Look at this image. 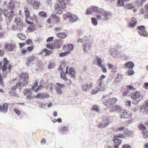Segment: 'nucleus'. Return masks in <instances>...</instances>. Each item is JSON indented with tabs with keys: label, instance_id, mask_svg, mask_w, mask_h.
I'll use <instances>...</instances> for the list:
<instances>
[{
	"label": "nucleus",
	"instance_id": "nucleus-49",
	"mask_svg": "<svg viewBox=\"0 0 148 148\" xmlns=\"http://www.w3.org/2000/svg\"><path fill=\"white\" fill-rule=\"evenodd\" d=\"M125 6L127 9H131L134 8V6L132 4L130 3L127 4Z\"/></svg>",
	"mask_w": 148,
	"mask_h": 148
},
{
	"label": "nucleus",
	"instance_id": "nucleus-50",
	"mask_svg": "<svg viewBox=\"0 0 148 148\" xmlns=\"http://www.w3.org/2000/svg\"><path fill=\"white\" fill-rule=\"evenodd\" d=\"M136 23V22L133 23L132 22H130L129 24V26L130 27L133 28L135 26Z\"/></svg>",
	"mask_w": 148,
	"mask_h": 148
},
{
	"label": "nucleus",
	"instance_id": "nucleus-42",
	"mask_svg": "<svg viewBox=\"0 0 148 148\" xmlns=\"http://www.w3.org/2000/svg\"><path fill=\"white\" fill-rule=\"evenodd\" d=\"M39 5V2L34 0V1L33 4L32 5L35 8H38Z\"/></svg>",
	"mask_w": 148,
	"mask_h": 148
},
{
	"label": "nucleus",
	"instance_id": "nucleus-11",
	"mask_svg": "<svg viewBox=\"0 0 148 148\" xmlns=\"http://www.w3.org/2000/svg\"><path fill=\"white\" fill-rule=\"evenodd\" d=\"M5 48L10 51H12L15 47V45L14 44L5 43Z\"/></svg>",
	"mask_w": 148,
	"mask_h": 148
},
{
	"label": "nucleus",
	"instance_id": "nucleus-40",
	"mask_svg": "<svg viewBox=\"0 0 148 148\" xmlns=\"http://www.w3.org/2000/svg\"><path fill=\"white\" fill-rule=\"evenodd\" d=\"M91 19L92 24L95 26L97 25V21L95 17L92 18Z\"/></svg>",
	"mask_w": 148,
	"mask_h": 148
},
{
	"label": "nucleus",
	"instance_id": "nucleus-13",
	"mask_svg": "<svg viewBox=\"0 0 148 148\" xmlns=\"http://www.w3.org/2000/svg\"><path fill=\"white\" fill-rule=\"evenodd\" d=\"M28 10V8L26 7L24 8V11L25 14L26 21L28 24H30L31 23V22H30L29 21L30 20V19L29 18L30 12Z\"/></svg>",
	"mask_w": 148,
	"mask_h": 148
},
{
	"label": "nucleus",
	"instance_id": "nucleus-54",
	"mask_svg": "<svg viewBox=\"0 0 148 148\" xmlns=\"http://www.w3.org/2000/svg\"><path fill=\"white\" fill-rule=\"evenodd\" d=\"M34 1V0H27V3L28 4L32 5Z\"/></svg>",
	"mask_w": 148,
	"mask_h": 148
},
{
	"label": "nucleus",
	"instance_id": "nucleus-39",
	"mask_svg": "<svg viewBox=\"0 0 148 148\" xmlns=\"http://www.w3.org/2000/svg\"><path fill=\"white\" fill-rule=\"evenodd\" d=\"M84 46L85 47L84 51H85L86 49H90L91 45L88 43L86 42L84 43Z\"/></svg>",
	"mask_w": 148,
	"mask_h": 148
},
{
	"label": "nucleus",
	"instance_id": "nucleus-7",
	"mask_svg": "<svg viewBox=\"0 0 148 148\" xmlns=\"http://www.w3.org/2000/svg\"><path fill=\"white\" fill-rule=\"evenodd\" d=\"M56 86L55 88V90L56 91V93L58 95H61L62 94L63 92L60 88H62L65 86V85L57 83L56 84Z\"/></svg>",
	"mask_w": 148,
	"mask_h": 148
},
{
	"label": "nucleus",
	"instance_id": "nucleus-19",
	"mask_svg": "<svg viewBox=\"0 0 148 148\" xmlns=\"http://www.w3.org/2000/svg\"><path fill=\"white\" fill-rule=\"evenodd\" d=\"M50 17L51 18V20L55 23H57L59 21V18L57 16L56 14H53L51 15Z\"/></svg>",
	"mask_w": 148,
	"mask_h": 148
},
{
	"label": "nucleus",
	"instance_id": "nucleus-28",
	"mask_svg": "<svg viewBox=\"0 0 148 148\" xmlns=\"http://www.w3.org/2000/svg\"><path fill=\"white\" fill-rule=\"evenodd\" d=\"M125 65L130 68H133L134 66V63L132 61L128 62L126 63Z\"/></svg>",
	"mask_w": 148,
	"mask_h": 148
},
{
	"label": "nucleus",
	"instance_id": "nucleus-60",
	"mask_svg": "<svg viewBox=\"0 0 148 148\" xmlns=\"http://www.w3.org/2000/svg\"><path fill=\"white\" fill-rule=\"evenodd\" d=\"M136 20H137L136 19V18H135L134 17H132L131 18V21L130 22H132V23H133L136 22V23H137Z\"/></svg>",
	"mask_w": 148,
	"mask_h": 148
},
{
	"label": "nucleus",
	"instance_id": "nucleus-37",
	"mask_svg": "<svg viewBox=\"0 0 148 148\" xmlns=\"http://www.w3.org/2000/svg\"><path fill=\"white\" fill-rule=\"evenodd\" d=\"M120 108V107L118 106H116L110 109V112H115L119 110Z\"/></svg>",
	"mask_w": 148,
	"mask_h": 148
},
{
	"label": "nucleus",
	"instance_id": "nucleus-2",
	"mask_svg": "<svg viewBox=\"0 0 148 148\" xmlns=\"http://www.w3.org/2000/svg\"><path fill=\"white\" fill-rule=\"evenodd\" d=\"M132 98L134 99L132 102L133 103L136 104L140 101L141 99V95L139 92L135 91L132 92L131 94Z\"/></svg>",
	"mask_w": 148,
	"mask_h": 148
},
{
	"label": "nucleus",
	"instance_id": "nucleus-38",
	"mask_svg": "<svg viewBox=\"0 0 148 148\" xmlns=\"http://www.w3.org/2000/svg\"><path fill=\"white\" fill-rule=\"evenodd\" d=\"M134 73L133 68H130L127 72V75H133Z\"/></svg>",
	"mask_w": 148,
	"mask_h": 148
},
{
	"label": "nucleus",
	"instance_id": "nucleus-22",
	"mask_svg": "<svg viewBox=\"0 0 148 148\" xmlns=\"http://www.w3.org/2000/svg\"><path fill=\"white\" fill-rule=\"evenodd\" d=\"M36 58V56H32L28 58L27 59L26 64L27 66L29 65L30 63L32 61Z\"/></svg>",
	"mask_w": 148,
	"mask_h": 148
},
{
	"label": "nucleus",
	"instance_id": "nucleus-1",
	"mask_svg": "<svg viewBox=\"0 0 148 148\" xmlns=\"http://www.w3.org/2000/svg\"><path fill=\"white\" fill-rule=\"evenodd\" d=\"M66 4L62 0H58V3L55 5V9L57 13L61 14Z\"/></svg>",
	"mask_w": 148,
	"mask_h": 148
},
{
	"label": "nucleus",
	"instance_id": "nucleus-15",
	"mask_svg": "<svg viewBox=\"0 0 148 148\" xmlns=\"http://www.w3.org/2000/svg\"><path fill=\"white\" fill-rule=\"evenodd\" d=\"M15 21L17 25L20 26L21 27L23 26V22L21 18L17 17L15 18Z\"/></svg>",
	"mask_w": 148,
	"mask_h": 148
},
{
	"label": "nucleus",
	"instance_id": "nucleus-31",
	"mask_svg": "<svg viewBox=\"0 0 148 148\" xmlns=\"http://www.w3.org/2000/svg\"><path fill=\"white\" fill-rule=\"evenodd\" d=\"M57 36L59 38L63 39L66 37V35L64 33L62 32L57 34Z\"/></svg>",
	"mask_w": 148,
	"mask_h": 148
},
{
	"label": "nucleus",
	"instance_id": "nucleus-52",
	"mask_svg": "<svg viewBox=\"0 0 148 148\" xmlns=\"http://www.w3.org/2000/svg\"><path fill=\"white\" fill-rule=\"evenodd\" d=\"M123 0H119L118 1V6L119 7L123 6L124 5V3Z\"/></svg>",
	"mask_w": 148,
	"mask_h": 148
},
{
	"label": "nucleus",
	"instance_id": "nucleus-64",
	"mask_svg": "<svg viewBox=\"0 0 148 148\" xmlns=\"http://www.w3.org/2000/svg\"><path fill=\"white\" fill-rule=\"evenodd\" d=\"M65 80L66 81V83L70 85L72 84V82L70 79H69L66 78V79Z\"/></svg>",
	"mask_w": 148,
	"mask_h": 148
},
{
	"label": "nucleus",
	"instance_id": "nucleus-33",
	"mask_svg": "<svg viewBox=\"0 0 148 148\" xmlns=\"http://www.w3.org/2000/svg\"><path fill=\"white\" fill-rule=\"evenodd\" d=\"M124 133L126 135L130 136L133 134V132L131 130H129L126 129L124 130Z\"/></svg>",
	"mask_w": 148,
	"mask_h": 148
},
{
	"label": "nucleus",
	"instance_id": "nucleus-9",
	"mask_svg": "<svg viewBox=\"0 0 148 148\" xmlns=\"http://www.w3.org/2000/svg\"><path fill=\"white\" fill-rule=\"evenodd\" d=\"M133 116V114L131 112H129L126 110H124L121 114L120 117L121 118L131 119Z\"/></svg>",
	"mask_w": 148,
	"mask_h": 148
},
{
	"label": "nucleus",
	"instance_id": "nucleus-26",
	"mask_svg": "<svg viewBox=\"0 0 148 148\" xmlns=\"http://www.w3.org/2000/svg\"><path fill=\"white\" fill-rule=\"evenodd\" d=\"M29 24H31L28 27L27 29L28 30L29 32H32L35 30L36 28L35 26L33 25V23L31 22Z\"/></svg>",
	"mask_w": 148,
	"mask_h": 148
},
{
	"label": "nucleus",
	"instance_id": "nucleus-24",
	"mask_svg": "<svg viewBox=\"0 0 148 148\" xmlns=\"http://www.w3.org/2000/svg\"><path fill=\"white\" fill-rule=\"evenodd\" d=\"M102 127H105L108 125L110 123V120L107 119H103V121L102 122Z\"/></svg>",
	"mask_w": 148,
	"mask_h": 148
},
{
	"label": "nucleus",
	"instance_id": "nucleus-51",
	"mask_svg": "<svg viewBox=\"0 0 148 148\" xmlns=\"http://www.w3.org/2000/svg\"><path fill=\"white\" fill-rule=\"evenodd\" d=\"M70 53V51H67L63 53H59V56L60 57H63L65 56L66 55Z\"/></svg>",
	"mask_w": 148,
	"mask_h": 148
},
{
	"label": "nucleus",
	"instance_id": "nucleus-20",
	"mask_svg": "<svg viewBox=\"0 0 148 148\" xmlns=\"http://www.w3.org/2000/svg\"><path fill=\"white\" fill-rule=\"evenodd\" d=\"M69 66H67L66 67V73H65V72L64 71H61L60 72V76L61 77L62 79H63L64 80H66V77L65 76V75L66 73H69V71H68V69Z\"/></svg>",
	"mask_w": 148,
	"mask_h": 148
},
{
	"label": "nucleus",
	"instance_id": "nucleus-30",
	"mask_svg": "<svg viewBox=\"0 0 148 148\" xmlns=\"http://www.w3.org/2000/svg\"><path fill=\"white\" fill-rule=\"evenodd\" d=\"M70 19V21H72V22H74L76 21H77L78 18L77 16H75L74 14H71V15Z\"/></svg>",
	"mask_w": 148,
	"mask_h": 148
},
{
	"label": "nucleus",
	"instance_id": "nucleus-58",
	"mask_svg": "<svg viewBox=\"0 0 148 148\" xmlns=\"http://www.w3.org/2000/svg\"><path fill=\"white\" fill-rule=\"evenodd\" d=\"M131 104V102L130 101L127 100L126 102V105L128 107L130 106V105Z\"/></svg>",
	"mask_w": 148,
	"mask_h": 148
},
{
	"label": "nucleus",
	"instance_id": "nucleus-14",
	"mask_svg": "<svg viewBox=\"0 0 148 148\" xmlns=\"http://www.w3.org/2000/svg\"><path fill=\"white\" fill-rule=\"evenodd\" d=\"M125 136L122 134H120L119 136H115L114 137V142L116 144V145H120L121 142V140L119 139L120 138H123L125 137Z\"/></svg>",
	"mask_w": 148,
	"mask_h": 148
},
{
	"label": "nucleus",
	"instance_id": "nucleus-44",
	"mask_svg": "<svg viewBox=\"0 0 148 148\" xmlns=\"http://www.w3.org/2000/svg\"><path fill=\"white\" fill-rule=\"evenodd\" d=\"M43 51L45 53V55L47 56L52 53V51H49L47 49H45L43 50Z\"/></svg>",
	"mask_w": 148,
	"mask_h": 148
},
{
	"label": "nucleus",
	"instance_id": "nucleus-61",
	"mask_svg": "<svg viewBox=\"0 0 148 148\" xmlns=\"http://www.w3.org/2000/svg\"><path fill=\"white\" fill-rule=\"evenodd\" d=\"M14 112L17 114L19 115L20 114V112L17 109L15 108L14 109Z\"/></svg>",
	"mask_w": 148,
	"mask_h": 148
},
{
	"label": "nucleus",
	"instance_id": "nucleus-59",
	"mask_svg": "<svg viewBox=\"0 0 148 148\" xmlns=\"http://www.w3.org/2000/svg\"><path fill=\"white\" fill-rule=\"evenodd\" d=\"M130 92L129 90H127V91L125 92H124L123 93V97H125V96H127L128 93L129 92Z\"/></svg>",
	"mask_w": 148,
	"mask_h": 148
},
{
	"label": "nucleus",
	"instance_id": "nucleus-41",
	"mask_svg": "<svg viewBox=\"0 0 148 148\" xmlns=\"http://www.w3.org/2000/svg\"><path fill=\"white\" fill-rule=\"evenodd\" d=\"M71 14L70 12H68L66 14H64L63 15V18L64 19H66L68 18H70Z\"/></svg>",
	"mask_w": 148,
	"mask_h": 148
},
{
	"label": "nucleus",
	"instance_id": "nucleus-18",
	"mask_svg": "<svg viewBox=\"0 0 148 148\" xmlns=\"http://www.w3.org/2000/svg\"><path fill=\"white\" fill-rule=\"evenodd\" d=\"M9 61L6 58H5L3 64L1 67V69L3 72L7 70V66L8 64Z\"/></svg>",
	"mask_w": 148,
	"mask_h": 148
},
{
	"label": "nucleus",
	"instance_id": "nucleus-17",
	"mask_svg": "<svg viewBox=\"0 0 148 148\" xmlns=\"http://www.w3.org/2000/svg\"><path fill=\"white\" fill-rule=\"evenodd\" d=\"M142 112L144 114H146L148 112V101L146 105H143L141 108Z\"/></svg>",
	"mask_w": 148,
	"mask_h": 148
},
{
	"label": "nucleus",
	"instance_id": "nucleus-48",
	"mask_svg": "<svg viewBox=\"0 0 148 148\" xmlns=\"http://www.w3.org/2000/svg\"><path fill=\"white\" fill-rule=\"evenodd\" d=\"M39 14L40 16H42L44 18L46 17L47 16L46 14L43 11L40 12L39 13Z\"/></svg>",
	"mask_w": 148,
	"mask_h": 148
},
{
	"label": "nucleus",
	"instance_id": "nucleus-57",
	"mask_svg": "<svg viewBox=\"0 0 148 148\" xmlns=\"http://www.w3.org/2000/svg\"><path fill=\"white\" fill-rule=\"evenodd\" d=\"M12 30L14 31H16L18 29L17 25H13L12 27Z\"/></svg>",
	"mask_w": 148,
	"mask_h": 148
},
{
	"label": "nucleus",
	"instance_id": "nucleus-27",
	"mask_svg": "<svg viewBox=\"0 0 148 148\" xmlns=\"http://www.w3.org/2000/svg\"><path fill=\"white\" fill-rule=\"evenodd\" d=\"M14 15L13 11H11L10 12H9L8 14V16L7 17L9 22H10V20L12 19Z\"/></svg>",
	"mask_w": 148,
	"mask_h": 148
},
{
	"label": "nucleus",
	"instance_id": "nucleus-12",
	"mask_svg": "<svg viewBox=\"0 0 148 148\" xmlns=\"http://www.w3.org/2000/svg\"><path fill=\"white\" fill-rule=\"evenodd\" d=\"M49 95L46 93H39L35 97L36 98H38L40 99H45V98H48L49 97Z\"/></svg>",
	"mask_w": 148,
	"mask_h": 148
},
{
	"label": "nucleus",
	"instance_id": "nucleus-4",
	"mask_svg": "<svg viewBox=\"0 0 148 148\" xmlns=\"http://www.w3.org/2000/svg\"><path fill=\"white\" fill-rule=\"evenodd\" d=\"M93 12L101 13V9L95 6H92L86 10V14L87 15H91Z\"/></svg>",
	"mask_w": 148,
	"mask_h": 148
},
{
	"label": "nucleus",
	"instance_id": "nucleus-45",
	"mask_svg": "<svg viewBox=\"0 0 148 148\" xmlns=\"http://www.w3.org/2000/svg\"><path fill=\"white\" fill-rule=\"evenodd\" d=\"M138 127L140 130H142L144 131L146 130V128L145 126L142 124H140L138 126Z\"/></svg>",
	"mask_w": 148,
	"mask_h": 148
},
{
	"label": "nucleus",
	"instance_id": "nucleus-36",
	"mask_svg": "<svg viewBox=\"0 0 148 148\" xmlns=\"http://www.w3.org/2000/svg\"><path fill=\"white\" fill-rule=\"evenodd\" d=\"M55 46L54 44H51L48 43L47 45V47L48 49H53L55 48Z\"/></svg>",
	"mask_w": 148,
	"mask_h": 148
},
{
	"label": "nucleus",
	"instance_id": "nucleus-47",
	"mask_svg": "<svg viewBox=\"0 0 148 148\" xmlns=\"http://www.w3.org/2000/svg\"><path fill=\"white\" fill-rule=\"evenodd\" d=\"M68 129V127L67 126H64L62 127V128L61 129L60 131L61 132L64 133L67 131Z\"/></svg>",
	"mask_w": 148,
	"mask_h": 148
},
{
	"label": "nucleus",
	"instance_id": "nucleus-35",
	"mask_svg": "<svg viewBox=\"0 0 148 148\" xmlns=\"http://www.w3.org/2000/svg\"><path fill=\"white\" fill-rule=\"evenodd\" d=\"M17 36L21 40H23L26 38L25 35L21 33H19L17 34Z\"/></svg>",
	"mask_w": 148,
	"mask_h": 148
},
{
	"label": "nucleus",
	"instance_id": "nucleus-46",
	"mask_svg": "<svg viewBox=\"0 0 148 148\" xmlns=\"http://www.w3.org/2000/svg\"><path fill=\"white\" fill-rule=\"evenodd\" d=\"M3 12V14L6 17H7L8 16V14L9 12H8V10L6 9H5L3 10L2 11Z\"/></svg>",
	"mask_w": 148,
	"mask_h": 148
},
{
	"label": "nucleus",
	"instance_id": "nucleus-43",
	"mask_svg": "<svg viewBox=\"0 0 148 148\" xmlns=\"http://www.w3.org/2000/svg\"><path fill=\"white\" fill-rule=\"evenodd\" d=\"M20 84L21 83H17L16 84L15 86L12 87V90H13L15 91L16 90V88L19 87H20V88L21 89L22 88H21Z\"/></svg>",
	"mask_w": 148,
	"mask_h": 148
},
{
	"label": "nucleus",
	"instance_id": "nucleus-16",
	"mask_svg": "<svg viewBox=\"0 0 148 148\" xmlns=\"http://www.w3.org/2000/svg\"><path fill=\"white\" fill-rule=\"evenodd\" d=\"M8 105L7 103H5L2 106L0 105V112L4 113L6 112H7Z\"/></svg>",
	"mask_w": 148,
	"mask_h": 148
},
{
	"label": "nucleus",
	"instance_id": "nucleus-6",
	"mask_svg": "<svg viewBox=\"0 0 148 148\" xmlns=\"http://www.w3.org/2000/svg\"><path fill=\"white\" fill-rule=\"evenodd\" d=\"M117 100V99L115 98H111L107 100L104 101L103 103L104 105L109 108L110 105H113Z\"/></svg>",
	"mask_w": 148,
	"mask_h": 148
},
{
	"label": "nucleus",
	"instance_id": "nucleus-53",
	"mask_svg": "<svg viewBox=\"0 0 148 148\" xmlns=\"http://www.w3.org/2000/svg\"><path fill=\"white\" fill-rule=\"evenodd\" d=\"M69 49L70 50V52L73 50L74 48V45L72 44H69L68 46Z\"/></svg>",
	"mask_w": 148,
	"mask_h": 148
},
{
	"label": "nucleus",
	"instance_id": "nucleus-5",
	"mask_svg": "<svg viewBox=\"0 0 148 148\" xmlns=\"http://www.w3.org/2000/svg\"><path fill=\"white\" fill-rule=\"evenodd\" d=\"M102 85V76L100 77V78L98 80L96 84V90H93L91 92L92 95H94L99 91H101V85Z\"/></svg>",
	"mask_w": 148,
	"mask_h": 148
},
{
	"label": "nucleus",
	"instance_id": "nucleus-23",
	"mask_svg": "<svg viewBox=\"0 0 148 148\" xmlns=\"http://www.w3.org/2000/svg\"><path fill=\"white\" fill-rule=\"evenodd\" d=\"M115 51V49H111L110 51V54L115 58H118L119 57V54L120 53L119 52H116V53H115L114 52Z\"/></svg>",
	"mask_w": 148,
	"mask_h": 148
},
{
	"label": "nucleus",
	"instance_id": "nucleus-21",
	"mask_svg": "<svg viewBox=\"0 0 148 148\" xmlns=\"http://www.w3.org/2000/svg\"><path fill=\"white\" fill-rule=\"evenodd\" d=\"M8 8L10 10H12L15 7V1L11 0L8 3Z\"/></svg>",
	"mask_w": 148,
	"mask_h": 148
},
{
	"label": "nucleus",
	"instance_id": "nucleus-62",
	"mask_svg": "<svg viewBox=\"0 0 148 148\" xmlns=\"http://www.w3.org/2000/svg\"><path fill=\"white\" fill-rule=\"evenodd\" d=\"M135 121V120L134 119H132L130 120H128L127 122L128 123H130L134 122Z\"/></svg>",
	"mask_w": 148,
	"mask_h": 148
},
{
	"label": "nucleus",
	"instance_id": "nucleus-56",
	"mask_svg": "<svg viewBox=\"0 0 148 148\" xmlns=\"http://www.w3.org/2000/svg\"><path fill=\"white\" fill-rule=\"evenodd\" d=\"M54 65L53 63H51L49 64L48 68L49 69L53 68L54 67Z\"/></svg>",
	"mask_w": 148,
	"mask_h": 148
},
{
	"label": "nucleus",
	"instance_id": "nucleus-29",
	"mask_svg": "<svg viewBox=\"0 0 148 148\" xmlns=\"http://www.w3.org/2000/svg\"><path fill=\"white\" fill-rule=\"evenodd\" d=\"M95 62L97 64L102 68V63L101 59L98 57H97L95 59Z\"/></svg>",
	"mask_w": 148,
	"mask_h": 148
},
{
	"label": "nucleus",
	"instance_id": "nucleus-25",
	"mask_svg": "<svg viewBox=\"0 0 148 148\" xmlns=\"http://www.w3.org/2000/svg\"><path fill=\"white\" fill-rule=\"evenodd\" d=\"M82 90L84 91H86L90 89V88L89 86V84L86 83L82 86Z\"/></svg>",
	"mask_w": 148,
	"mask_h": 148
},
{
	"label": "nucleus",
	"instance_id": "nucleus-10",
	"mask_svg": "<svg viewBox=\"0 0 148 148\" xmlns=\"http://www.w3.org/2000/svg\"><path fill=\"white\" fill-rule=\"evenodd\" d=\"M112 15L109 12L105 11L102 12V20L104 21L108 20Z\"/></svg>",
	"mask_w": 148,
	"mask_h": 148
},
{
	"label": "nucleus",
	"instance_id": "nucleus-8",
	"mask_svg": "<svg viewBox=\"0 0 148 148\" xmlns=\"http://www.w3.org/2000/svg\"><path fill=\"white\" fill-rule=\"evenodd\" d=\"M137 28L140 35L143 36H146L147 35V32L145 26L143 25L139 26L137 27Z\"/></svg>",
	"mask_w": 148,
	"mask_h": 148
},
{
	"label": "nucleus",
	"instance_id": "nucleus-32",
	"mask_svg": "<svg viewBox=\"0 0 148 148\" xmlns=\"http://www.w3.org/2000/svg\"><path fill=\"white\" fill-rule=\"evenodd\" d=\"M92 110L96 111L97 112H99L100 111L99 106L97 105H94L92 109Z\"/></svg>",
	"mask_w": 148,
	"mask_h": 148
},
{
	"label": "nucleus",
	"instance_id": "nucleus-3",
	"mask_svg": "<svg viewBox=\"0 0 148 148\" xmlns=\"http://www.w3.org/2000/svg\"><path fill=\"white\" fill-rule=\"evenodd\" d=\"M20 81L22 82H20L21 88L23 86H25L28 84V81L29 76L26 73H21L20 75Z\"/></svg>",
	"mask_w": 148,
	"mask_h": 148
},
{
	"label": "nucleus",
	"instance_id": "nucleus-55",
	"mask_svg": "<svg viewBox=\"0 0 148 148\" xmlns=\"http://www.w3.org/2000/svg\"><path fill=\"white\" fill-rule=\"evenodd\" d=\"M43 87V86L42 85H40L38 87V88L37 89L34 90V91L36 92H37L38 90L42 89Z\"/></svg>",
	"mask_w": 148,
	"mask_h": 148
},
{
	"label": "nucleus",
	"instance_id": "nucleus-63",
	"mask_svg": "<svg viewBox=\"0 0 148 148\" xmlns=\"http://www.w3.org/2000/svg\"><path fill=\"white\" fill-rule=\"evenodd\" d=\"M125 128L124 127H121L119 128H118L116 130V131H122L123 130H124Z\"/></svg>",
	"mask_w": 148,
	"mask_h": 148
},
{
	"label": "nucleus",
	"instance_id": "nucleus-34",
	"mask_svg": "<svg viewBox=\"0 0 148 148\" xmlns=\"http://www.w3.org/2000/svg\"><path fill=\"white\" fill-rule=\"evenodd\" d=\"M142 134L143 135L144 138L145 139L148 138V131L146 130L143 131Z\"/></svg>",
	"mask_w": 148,
	"mask_h": 148
}]
</instances>
